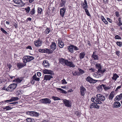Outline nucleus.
Masks as SVG:
<instances>
[{"label":"nucleus","instance_id":"obj_1","mask_svg":"<svg viewBox=\"0 0 122 122\" xmlns=\"http://www.w3.org/2000/svg\"><path fill=\"white\" fill-rule=\"evenodd\" d=\"M59 61L63 65H65L70 67H74L75 66L72 62L69 61L68 60H65L63 58H61Z\"/></svg>","mask_w":122,"mask_h":122},{"label":"nucleus","instance_id":"obj_2","mask_svg":"<svg viewBox=\"0 0 122 122\" xmlns=\"http://www.w3.org/2000/svg\"><path fill=\"white\" fill-rule=\"evenodd\" d=\"M97 99L95 100V103L101 104L102 103L101 101H104L105 100V97L102 94H98L96 96Z\"/></svg>","mask_w":122,"mask_h":122},{"label":"nucleus","instance_id":"obj_3","mask_svg":"<svg viewBox=\"0 0 122 122\" xmlns=\"http://www.w3.org/2000/svg\"><path fill=\"white\" fill-rule=\"evenodd\" d=\"M34 58L32 56H25L23 57L22 59L23 60V62L26 63L33 60Z\"/></svg>","mask_w":122,"mask_h":122},{"label":"nucleus","instance_id":"obj_4","mask_svg":"<svg viewBox=\"0 0 122 122\" xmlns=\"http://www.w3.org/2000/svg\"><path fill=\"white\" fill-rule=\"evenodd\" d=\"M17 86V84H11L7 88V91L8 92H12L15 89Z\"/></svg>","mask_w":122,"mask_h":122},{"label":"nucleus","instance_id":"obj_5","mask_svg":"<svg viewBox=\"0 0 122 122\" xmlns=\"http://www.w3.org/2000/svg\"><path fill=\"white\" fill-rule=\"evenodd\" d=\"M95 66L96 68L98 69L97 72H100L102 74H103L106 71V70L105 69H102V66L100 64H97Z\"/></svg>","mask_w":122,"mask_h":122},{"label":"nucleus","instance_id":"obj_6","mask_svg":"<svg viewBox=\"0 0 122 122\" xmlns=\"http://www.w3.org/2000/svg\"><path fill=\"white\" fill-rule=\"evenodd\" d=\"M26 114L31 116L36 117H38L39 115V114L37 112L34 111H28L26 112Z\"/></svg>","mask_w":122,"mask_h":122},{"label":"nucleus","instance_id":"obj_7","mask_svg":"<svg viewBox=\"0 0 122 122\" xmlns=\"http://www.w3.org/2000/svg\"><path fill=\"white\" fill-rule=\"evenodd\" d=\"M40 101L42 103L44 104H50L51 102V100L48 98L42 99Z\"/></svg>","mask_w":122,"mask_h":122},{"label":"nucleus","instance_id":"obj_8","mask_svg":"<svg viewBox=\"0 0 122 122\" xmlns=\"http://www.w3.org/2000/svg\"><path fill=\"white\" fill-rule=\"evenodd\" d=\"M86 80V81L90 83H95L97 81V80L94 79L89 76L87 77Z\"/></svg>","mask_w":122,"mask_h":122},{"label":"nucleus","instance_id":"obj_9","mask_svg":"<svg viewBox=\"0 0 122 122\" xmlns=\"http://www.w3.org/2000/svg\"><path fill=\"white\" fill-rule=\"evenodd\" d=\"M43 73L45 74H49L52 75L53 73V71L50 70H48L46 69H44L42 71Z\"/></svg>","mask_w":122,"mask_h":122},{"label":"nucleus","instance_id":"obj_10","mask_svg":"<svg viewBox=\"0 0 122 122\" xmlns=\"http://www.w3.org/2000/svg\"><path fill=\"white\" fill-rule=\"evenodd\" d=\"M86 90L83 86H81L80 88V92L82 96H84Z\"/></svg>","mask_w":122,"mask_h":122},{"label":"nucleus","instance_id":"obj_11","mask_svg":"<svg viewBox=\"0 0 122 122\" xmlns=\"http://www.w3.org/2000/svg\"><path fill=\"white\" fill-rule=\"evenodd\" d=\"M53 77L52 75H45L44 76V82H45L46 81H49L50 79L52 78Z\"/></svg>","mask_w":122,"mask_h":122},{"label":"nucleus","instance_id":"obj_12","mask_svg":"<svg viewBox=\"0 0 122 122\" xmlns=\"http://www.w3.org/2000/svg\"><path fill=\"white\" fill-rule=\"evenodd\" d=\"M42 65L44 67L46 68L49 67V64L48 61L45 60L43 61Z\"/></svg>","mask_w":122,"mask_h":122},{"label":"nucleus","instance_id":"obj_13","mask_svg":"<svg viewBox=\"0 0 122 122\" xmlns=\"http://www.w3.org/2000/svg\"><path fill=\"white\" fill-rule=\"evenodd\" d=\"M42 42L39 40H36L34 42L35 46L36 47L40 46L41 45Z\"/></svg>","mask_w":122,"mask_h":122},{"label":"nucleus","instance_id":"obj_14","mask_svg":"<svg viewBox=\"0 0 122 122\" xmlns=\"http://www.w3.org/2000/svg\"><path fill=\"white\" fill-rule=\"evenodd\" d=\"M50 48L51 49H52L51 50L53 51L55 50L56 48V46L55 43L52 42L50 46Z\"/></svg>","mask_w":122,"mask_h":122},{"label":"nucleus","instance_id":"obj_15","mask_svg":"<svg viewBox=\"0 0 122 122\" xmlns=\"http://www.w3.org/2000/svg\"><path fill=\"white\" fill-rule=\"evenodd\" d=\"M63 102L65 106L68 107H70L71 106L70 104V103L69 101L66 99H65L63 100Z\"/></svg>","mask_w":122,"mask_h":122},{"label":"nucleus","instance_id":"obj_16","mask_svg":"<svg viewBox=\"0 0 122 122\" xmlns=\"http://www.w3.org/2000/svg\"><path fill=\"white\" fill-rule=\"evenodd\" d=\"M66 8H61L60 9V15L62 17H63L64 16L65 13L66 11Z\"/></svg>","mask_w":122,"mask_h":122},{"label":"nucleus","instance_id":"obj_17","mask_svg":"<svg viewBox=\"0 0 122 122\" xmlns=\"http://www.w3.org/2000/svg\"><path fill=\"white\" fill-rule=\"evenodd\" d=\"M44 53L48 54H52L53 51L47 48H45L43 49Z\"/></svg>","mask_w":122,"mask_h":122},{"label":"nucleus","instance_id":"obj_18","mask_svg":"<svg viewBox=\"0 0 122 122\" xmlns=\"http://www.w3.org/2000/svg\"><path fill=\"white\" fill-rule=\"evenodd\" d=\"M119 77V76L116 74L115 73L113 75V76L112 77V80L114 82L116 81L117 79Z\"/></svg>","mask_w":122,"mask_h":122},{"label":"nucleus","instance_id":"obj_19","mask_svg":"<svg viewBox=\"0 0 122 122\" xmlns=\"http://www.w3.org/2000/svg\"><path fill=\"white\" fill-rule=\"evenodd\" d=\"M113 105L114 107H119L120 106L121 104L119 102H116L114 103Z\"/></svg>","mask_w":122,"mask_h":122},{"label":"nucleus","instance_id":"obj_20","mask_svg":"<svg viewBox=\"0 0 122 122\" xmlns=\"http://www.w3.org/2000/svg\"><path fill=\"white\" fill-rule=\"evenodd\" d=\"M70 46H68L67 47L68 50L71 53H73L74 51L73 45H70Z\"/></svg>","mask_w":122,"mask_h":122},{"label":"nucleus","instance_id":"obj_21","mask_svg":"<svg viewBox=\"0 0 122 122\" xmlns=\"http://www.w3.org/2000/svg\"><path fill=\"white\" fill-rule=\"evenodd\" d=\"M26 65V63L24 64L18 63L17 64V65L19 68H20L23 67Z\"/></svg>","mask_w":122,"mask_h":122},{"label":"nucleus","instance_id":"obj_22","mask_svg":"<svg viewBox=\"0 0 122 122\" xmlns=\"http://www.w3.org/2000/svg\"><path fill=\"white\" fill-rule=\"evenodd\" d=\"M13 1L18 5H21L23 3L21 0H13Z\"/></svg>","mask_w":122,"mask_h":122},{"label":"nucleus","instance_id":"obj_23","mask_svg":"<svg viewBox=\"0 0 122 122\" xmlns=\"http://www.w3.org/2000/svg\"><path fill=\"white\" fill-rule=\"evenodd\" d=\"M58 42L59 47L61 48H63L64 46L63 43L60 40H58Z\"/></svg>","mask_w":122,"mask_h":122},{"label":"nucleus","instance_id":"obj_24","mask_svg":"<svg viewBox=\"0 0 122 122\" xmlns=\"http://www.w3.org/2000/svg\"><path fill=\"white\" fill-rule=\"evenodd\" d=\"M92 57L94 60H98V56L97 55L95 54V52H93V54L92 56Z\"/></svg>","mask_w":122,"mask_h":122},{"label":"nucleus","instance_id":"obj_25","mask_svg":"<svg viewBox=\"0 0 122 122\" xmlns=\"http://www.w3.org/2000/svg\"><path fill=\"white\" fill-rule=\"evenodd\" d=\"M101 74L100 72H97L95 73L94 74V76L95 77L97 78H98L100 77L101 76Z\"/></svg>","mask_w":122,"mask_h":122},{"label":"nucleus","instance_id":"obj_26","mask_svg":"<svg viewBox=\"0 0 122 122\" xmlns=\"http://www.w3.org/2000/svg\"><path fill=\"white\" fill-rule=\"evenodd\" d=\"M33 80L32 81H33L34 80L36 81H39L40 80V78L37 77L36 74L34 75L32 77Z\"/></svg>","mask_w":122,"mask_h":122},{"label":"nucleus","instance_id":"obj_27","mask_svg":"<svg viewBox=\"0 0 122 122\" xmlns=\"http://www.w3.org/2000/svg\"><path fill=\"white\" fill-rule=\"evenodd\" d=\"M85 55V53L84 52H82L79 54V56L80 59H82L84 58Z\"/></svg>","mask_w":122,"mask_h":122},{"label":"nucleus","instance_id":"obj_28","mask_svg":"<svg viewBox=\"0 0 122 122\" xmlns=\"http://www.w3.org/2000/svg\"><path fill=\"white\" fill-rule=\"evenodd\" d=\"M56 89L57 90H59L60 91H61L60 92L61 93H65V94H66L67 93V92H66L65 90H64L63 89H61V88H56Z\"/></svg>","mask_w":122,"mask_h":122},{"label":"nucleus","instance_id":"obj_29","mask_svg":"<svg viewBox=\"0 0 122 122\" xmlns=\"http://www.w3.org/2000/svg\"><path fill=\"white\" fill-rule=\"evenodd\" d=\"M11 102H13L19 100V98L16 97H13L11 98L10 99Z\"/></svg>","mask_w":122,"mask_h":122},{"label":"nucleus","instance_id":"obj_30","mask_svg":"<svg viewBox=\"0 0 122 122\" xmlns=\"http://www.w3.org/2000/svg\"><path fill=\"white\" fill-rule=\"evenodd\" d=\"M122 98V93H121V94L118 95L116 97V99L117 100L119 101V100L121 99Z\"/></svg>","mask_w":122,"mask_h":122},{"label":"nucleus","instance_id":"obj_31","mask_svg":"<svg viewBox=\"0 0 122 122\" xmlns=\"http://www.w3.org/2000/svg\"><path fill=\"white\" fill-rule=\"evenodd\" d=\"M35 7H34L33 9L31 10L30 13L31 15H33L35 14Z\"/></svg>","mask_w":122,"mask_h":122},{"label":"nucleus","instance_id":"obj_32","mask_svg":"<svg viewBox=\"0 0 122 122\" xmlns=\"http://www.w3.org/2000/svg\"><path fill=\"white\" fill-rule=\"evenodd\" d=\"M12 108L9 106H8L5 107L3 108V109L5 111L9 110L11 109Z\"/></svg>","mask_w":122,"mask_h":122},{"label":"nucleus","instance_id":"obj_33","mask_svg":"<svg viewBox=\"0 0 122 122\" xmlns=\"http://www.w3.org/2000/svg\"><path fill=\"white\" fill-rule=\"evenodd\" d=\"M81 4L84 10L86 9L88 7V6H86V5L84 4V3L83 2L81 3Z\"/></svg>","mask_w":122,"mask_h":122},{"label":"nucleus","instance_id":"obj_34","mask_svg":"<svg viewBox=\"0 0 122 122\" xmlns=\"http://www.w3.org/2000/svg\"><path fill=\"white\" fill-rule=\"evenodd\" d=\"M114 96V95L113 93L111 92L109 96V98L110 100H112Z\"/></svg>","mask_w":122,"mask_h":122},{"label":"nucleus","instance_id":"obj_35","mask_svg":"<svg viewBox=\"0 0 122 122\" xmlns=\"http://www.w3.org/2000/svg\"><path fill=\"white\" fill-rule=\"evenodd\" d=\"M23 80V78H18L16 79V81L18 83H20Z\"/></svg>","mask_w":122,"mask_h":122},{"label":"nucleus","instance_id":"obj_36","mask_svg":"<svg viewBox=\"0 0 122 122\" xmlns=\"http://www.w3.org/2000/svg\"><path fill=\"white\" fill-rule=\"evenodd\" d=\"M27 122H33V120L30 118H28L26 119Z\"/></svg>","mask_w":122,"mask_h":122},{"label":"nucleus","instance_id":"obj_37","mask_svg":"<svg viewBox=\"0 0 122 122\" xmlns=\"http://www.w3.org/2000/svg\"><path fill=\"white\" fill-rule=\"evenodd\" d=\"M25 10L27 13H29L30 11V8L29 6H27L25 8Z\"/></svg>","mask_w":122,"mask_h":122},{"label":"nucleus","instance_id":"obj_38","mask_svg":"<svg viewBox=\"0 0 122 122\" xmlns=\"http://www.w3.org/2000/svg\"><path fill=\"white\" fill-rule=\"evenodd\" d=\"M121 18L120 17H119L118 18L119 23L118 25L119 26L122 25V23L121 21Z\"/></svg>","mask_w":122,"mask_h":122},{"label":"nucleus","instance_id":"obj_39","mask_svg":"<svg viewBox=\"0 0 122 122\" xmlns=\"http://www.w3.org/2000/svg\"><path fill=\"white\" fill-rule=\"evenodd\" d=\"M52 98L55 101L60 100V98L57 97L53 96Z\"/></svg>","mask_w":122,"mask_h":122},{"label":"nucleus","instance_id":"obj_40","mask_svg":"<svg viewBox=\"0 0 122 122\" xmlns=\"http://www.w3.org/2000/svg\"><path fill=\"white\" fill-rule=\"evenodd\" d=\"M116 44L117 46L120 47L122 46V42L117 41L116 42Z\"/></svg>","mask_w":122,"mask_h":122},{"label":"nucleus","instance_id":"obj_41","mask_svg":"<svg viewBox=\"0 0 122 122\" xmlns=\"http://www.w3.org/2000/svg\"><path fill=\"white\" fill-rule=\"evenodd\" d=\"M42 11V9L41 8L38 7L37 10V12L38 13L41 14Z\"/></svg>","mask_w":122,"mask_h":122},{"label":"nucleus","instance_id":"obj_42","mask_svg":"<svg viewBox=\"0 0 122 122\" xmlns=\"http://www.w3.org/2000/svg\"><path fill=\"white\" fill-rule=\"evenodd\" d=\"M114 38L116 39H121V37L118 35H116L115 36Z\"/></svg>","mask_w":122,"mask_h":122},{"label":"nucleus","instance_id":"obj_43","mask_svg":"<svg viewBox=\"0 0 122 122\" xmlns=\"http://www.w3.org/2000/svg\"><path fill=\"white\" fill-rule=\"evenodd\" d=\"M84 10L85 12H86V14L88 16H90V14L89 13L88 10L87 9H85Z\"/></svg>","mask_w":122,"mask_h":122},{"label":"nucleus","instance_id":"obj_44","mask_svg":"<svg viewBox=\"0 0 122 122\" xmlns=\"http://www.w3.org/2000/svg\"><path fill=\"white\" fill-rule=\"evenodd\" d=\"M78 70L79 72L80 73V74H83L85 72L84 71L81 69L78 68Z\"/></svg>","mask_w":122,"mask_h":122},{"label":"nucleus","instance_id":"obj_45","mask_svg":"<svg viewBox=\"0 0 122 122\" xmlns=\"http://www.w3.org/2000/svg\"><path fill=\"white\" fill-rule=\"evenodd\" d=\"M0 30L1 31H2V32L3 33H4L5 34H6L7 33V32L6 31H5L4 30V29L2 28H1Z\"/></svg>","mask_w":122,"mask_h":122},{"label":"nucleus","instance_id":"obj_46","mask_svg":"<svg viewBox=\"0 0 122 122\" xmlns=\"http://www.w3.org/2000/svg\"><path fill=\"white\" fill-rule=\"evenodd\" d=\"M50 31V30L48 28H46L45 31V33L46 34H48Z\"/></svg>","mask_w":122,"mask_h":122},{"label":"nucleus","instance_id":"obj_47","mask_svg":"<svg viewBox=\"0 0 122 122\" xmlns=\"http://www.w3.org/2000/svg\"><path fill=\"white\" fill-rule=\"evenodd\" d=\"M61 81L62 82V84H66L67 83V82L64 79L61 80Z\"/></svg>","mask_w":122,"mask_h":122},{"label":"nucleus","instance_id":"obj_48","mask_svg":"<svg viewBox=\"0 0 122 122\" xmlns=\"http://www.w3.org/2000/svg\"><path fill=\"white\" fill-rule=\"evenodd\" d=\"M65 3H63V2H61L60 3L59 5V7H62L63 6L65 5Z\"/></svg>","mask_w":122,"mask_h":122},{"label":"nucleus","instance_id":"obj_49","mask_svg":"<svg viewBox=\"0 0 122 122\" xmlns=\"http://www.w3.org/2000/svg\"><path fill=\"white\" fill-rule=\"evenodd\" d=\"M106 85H104V84H102V85H101L100 86V88H102V87H103V88L105 90L106 87Z\"/></svg>","mask_w":122,"mask_h":122},{"label":"nucleus","instance_id":"obj_50","mask_svg":"<svg viewBox=\"0 0 122 122\" xmlns=\"http://www.w3.org/2000/svg\"><path fill=\"white\" fill-rule=\"evenodd\" d=\"M73 46L74 50L77 51L79 50V49L76 46H74L73 45Z\"/></svg>","mask_w":122,"mask_h":122},{"label":"nucleus","instance_id":"obj_51","mask_svg":"<svg viewBox=\"0 0 122 122\" xmlns=\"http://www.w3.org/2000/svg\"><path fill=\"white\" fill-rule=\"evenodd\" d=\"M98 104V103H95V106H94V107L96 108L97 109H98L99 108V106H98L97 104Z\"/></svg>","mask_w":122,"mask_h":122},{"label":"nucleus","instance_id":"obj_52","mask_svg":"<svg viewBox=\"0 0 122 122\" xmlns=\"http://www.w3.org/2000/svg\"><path fill=\"white\" fill-rule=\"evenodd\" d=\"M97 99V97L95 98H92L91 99V100L92 101V102H94L95 103V100H96V99Z\"/></svg>","mask_w":122,"mask_h":122},{"label":"nucleus","instance_id":"obj_53","mask_svg":"<svg viewBox=\"0 0 122 122\" xmlns=\"http://www.w3.org/2000/svg\"><path fill=\"white\" fill-rule=\"evenodd\" d=\"M95 103H92L91 105L90 108H92L94 107V106H95Z\"/></svg>","mask_w":122,"mask_h":122},{"label":"nucleus","instance_id":"obj_54","mask_svg":"<svg viewBox=\"0 0 122 122\" xmlns=\"http://www.w3.org/2000/svg\"><path fill=\"white\" fill-rule=\"evenodd\" d=\"M75 115L77 116H79L80 115V113L79 112H75Z\"/></svg>","mask_w":122,"mask_h":122},{"label":"nucleus","instance_id":"obj_55","mask_svg":"<svg viewBox=\"0 0 122 122\" xmlns=\"http://www.w3.org/2000/svg\"><path fill=\"white\" fill-rule=\"evenodd\" d=\"M116 54L118 56H119L120 55V52L119 51H117L116 52Z\"/></svg>","mask_w":122,"mask_h":122},{"label":"nucleus","instance_id":"obj_56","mask_svg":"<svg viewBox=\"0 0 122 122\" xmlns=\"http://www.w3.org/2000/svg\"><path fill=\"white\" fill-rule=\"evenodd\" d=\"M72 73L74 76H76L78 75V73L77 72L75 71L74 73L73 72Z\"/></svg>","mask_w":122,"mask_h":122},{"label":"nucleus","instance_id":"obj_57","mask_svg":"<svg viewBox=\"0 0 122 122\" xmlns=\"http://www.w3.org/2000/svg\"><path fill=\"white\" fill-rule=\"evenodd\" d=\"M115 14L116 16L117 17H119L120 16L119 13L118 12L116 11L115 12Z\"/></svg>","mask_w":122,"mask_h":122},{"label":"nucleus","instance_id":"obj_58","mask_svg":"<svg viewBox=\"0 0 122 122\" xmlns=\"http://www.w3.org/2000/svg\"><path fill=\"white\" fill-rule=\"evenodd\" d=\"M107 20L109 21L110 23H111L112 22V21L111 19L110 18H107Z\"/></svg>","mask_w":122,"mask_h":122},{"label":"nucleus","instance_id":"obj_59","mask_svg":"<svg viewBox=\"0 0 122 122\" xmlns=\"http://www.w3.org/2000/svg\"><path fill=\"white\" fill-rule=\"evenodd\" d=\"M37 75L38 76H40L41 75V73L40 72H38L37 73Z\"/></svg>","mask_w":122,"mask_h":122},{"label":"nucleus","instance_id":"obj_60","mask_svg":"<svg viewBox=\"0 0 122 122\" xmlns=\"http://www.w3.org/2000/svg\"><path fill=\"white\" fill-rule=\"evenodd\" d=\"M4 101L5 102H6V103H8L9 102H11V100H10H10H5V101Z\"/></svg>","mask_w":122,"mask_h":122},{"label":"nucleus","instance_id":"obj_61","mask_svg":"<svg viewBox=\"0 0 122 122\" xmlns=\"http://www.w3.org/2000/svg\"><path fill=\"white\" fill-rule=\"evenodd\" d=\"M18 104V102H13L10 103V104Z\"/></svg>","mask_w":122,"mask_h":122},{"label":"nucleus","instance_id":"obj_62","mask_svg":"<svg viewBox=\"0 0 122 122\" xmlns=\"http://www.w3.org/2000/svg\"><path fill=\"white\" fill-rule=\"evenodd\" d=\"M103 22H104L105 24H107L108 23V22H107V21L105 19H104V20H102Z\"/></svg>","mask_w":122,"mask_h":122},{"label":"nucleus","instance_id":"obj_63","mask_svg":"<svg viewBox=\"0 0 122 122\" xmlns=\"http://www.w3.org/2000/svg\"><path fill=\"white\" fill-rule=\"evenodd\" d=\"M121 86H118L117 88L115 90V91H117L118 89H120L121 88Z\"/></svg>","mask_w":122,"mask_h":122},{"label":"nucleus","instance_id":"obj_64","mask_svg":"<svg viewBox=\"0 0 122 122\" xmlns=\"http://www.w3.org/2000/svg\"><path fill=\"white\" fill-rule=\"evenodd\" d=\"M39 51L40 52L44 53L43 49H39Z\"/></svg>","mask_w":122,"mask_h":122}]
</instances>
